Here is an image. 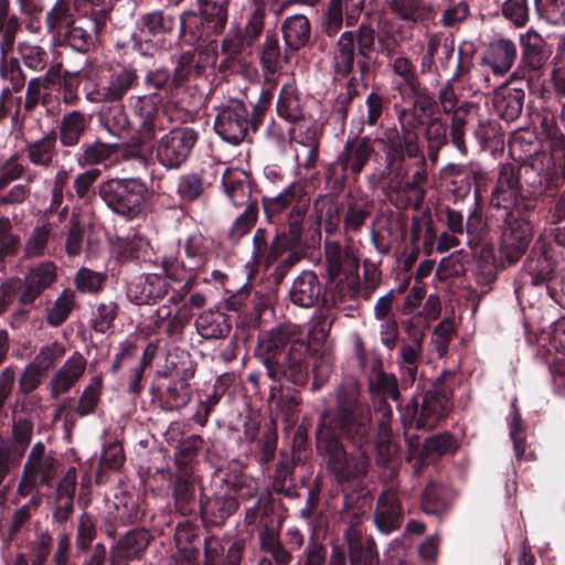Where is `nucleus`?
Instances as JSON below:
<instances>
[{"mask_svg": "<svg viewBox=\"0 0 565 565\" xmlns=\"http://www.w3.org/2000/svg\"><path fill=\"white\" fill-rule=\"evenodd\" d=\"M75 22V9L70 0H56L44 15L46 33L51 35L55 42H60L61 36Z\"/></svg>", "mask_w": 565, "mask_h": 565, "instance_id": "obj_32", "label": "nucleus"}, {"mask_svg": "<svg viewBox=\"0 0 565 565\" xmlns=\"http://www.w3.org/2000/svg\"><path fill=\"white\" fill-rule=\"evenodd\" d=\"M525 98L522 88L503 87L493 96V107L497 114L507 121H513L520 117Z\"/></svg>", "mask_w": 565, "mask_h": 565, "instance_id": "obj_40", "label": "nucleus"}, {"mask_svg": "<svg viewBox=\"0 0 565 565\" xmlns=\"http://www.w3.org/2000/svg\"><path fill=\"white\" fill-rule=\"evenodd\" d=\"M75 308V291L63 289L54 302L46 309V322L51 327L61 326Z\"/></svg>", "mask_w": 565, "mask_h": 565, "instance_id": "obj_53", "label": "nucleus"}, {"mask_svg": "<svg viewBox=\"0 0 565 565\" xmlns=\"http://www.w3.org/2000/svg\"><path fill=\"white\" fill-rule=\"evenodd\" d=\"M447 399L436 393L427 392L422 402L420 413L416 420L418 428L431 429L445 418Z\"/></svg>", "mask_w": 565, "mask_h": 565, "instance_id": "obj_48", "label": "nucleus"}, {"mask_svg": "<svg viewBox=\"0 0 565 565\" xmlns=\"http://www.w3.org/2000/svg\"><path fill=\"white\" fill-rule=\"evenodd\" d=\"M152 541L151 533L145 527H136L120 535L109 550L111 565H128L140 561Z\"/></svg>", "mask_w": 565, "mask_h": 565, "instance_id": "obj_14", "label": "nucleus"}, {"mask_svg": "<svg viewBox=\"0 0 565 565\" xmlns=\"http://www.w3.org/2000/svg\"><path fill=\"white\" fill-rule=\"evenodd\" d=\"M23 20L15 13L0 18V55H10L13 52L17 35L21 31Z\"/></svg>", "mask_w": 565, "mask_h": 565, "instance_id": "obj_59", "label": "nucleus"}, {"mask_svg": "<svg viewBox=\"0 0 565 565\" xmlns=\"http://www.w3.org/2000/svg\"><path fill=\"white\" fill-rule=\"evenodd\" d=\"M383 151L385 153V169L388 175H393L395 179L405 178L408 173V168L404 163L407 149L406 143L403 141V136H399L397 130L386 134Z\"/></svg>", "mask_w": 565, "mask_h": 565, "instance_id": "obj_37", "label": "nucleus"}, {"mask_svg": "<svg viewBox=\"0 0 565 565\" xmlns=\"http://www.w3.org/2000/svg\"><path fill=\"white\" fill-rule=\"evenodd\" d=\"M200 11L206 21V28L214 33L222 32L227 22V6L230 0H198Z\"/></svg>", "mask_w": 565, "mask_h": 565, "instance_id": "obj_52", "label": "nucleus"}, {"mask_svg": "<svg viewBox=\"0 0 565 565\" xmlns=\"http://www.w3.org/2000/svg\"><path fill=\"white\" fill-rule=\"evenodd\" d=\"M106 11L96 9L88 14L76 19V22L70 26L61 36L60 44H66L79 53H86L96 45L99 33L106 26Z\"/></svg>", "mask_w": 565, "mask_h": 565, "instance_id": "obj_11", "label": "nucleus"}, {"mask_svg": "<svg viewBox=\"0 0 565 565\" xmlns=\"http://www.w3.org/2000/svg\"><path fill=\"white\" fill-rule=\"evenodd\" d=\"M277 115L288 122H297L303 118V108L296 87L286 83L279 93L277 105Z\"/></svg>", "mask_w": 565, "mask_h": 565, "instance_id": "obj_50", "label": "nucleus"}, {"mask_svg": "<svg viewBox=\"0 0 565 565\" xmlns=\"http://www.w3.org/2000/svg\"><path fill=\"white\" fill-rule=\"evenodd\" d=\"M193 66L194 55L185 53L180 57L173 76L166 68H156L146 74L145 85L148 89H153L152 94H157L159 99L183 108L184 100L180 95L184 89L183 82L192 72Z\"/></svg>", "mask_w": 565, "mask_h": 565, "instance_id": "obj_6", "label": "nucleus"}, {"mask_svg": "<svg viewBox=\"0 0 565 565\" xmlns=\"http://www.w3.org/2000/svg\"><path fill=\"white\" fill-rule=\"evenodd\" d=\"M373 153L374 148L370 138L348 139L334 166L340 167L343 179L355 178L361 173Z\"/></svg>", "mask_w": 565, "mask_h": 565, "instance_id": "obj_18", "label": "nucleus"}, {"mask_svg": "<svg viewBox=\"0 0 565 565\" xmlns=\"http://www.w3.org/2000/svg\"><path fill=\"white\" fill-rule=\"evenodd\" d=\"M57 266L52 260H43L30 266L23 277V290L19 302L32 306L34 301L57 281Z\"/></svg>", "mask_w": 565, "mask_h": 565, "instance_id": "obj_17", "label": "nucleus"}, {"mask_svg": "<svg viewBox=\"0 0 565 565\" xmlns=\"http://www.w3.org/2000/svg\"><path fill=\"white\" fill-rule=\"evenodd\" d=\"M174 26V19L164 15L161 11H154L140 19L137 39L148 44L147 50L157 49L163 43V36Z\"/></svg>", "mask_w": 565, "mask_h": 565, "instance_id": "obj_25", "label": "nucleus"}, {"mask_svg": "<svg viewBox=\"0 0 565 565\" xmlns=\"http://www.w3.org/2000/svg\"><path fill=\"white\" fill-rule=\"evenodd\" d=\"M244 547L242 541H236L225 553V546L218 537L207 536L204 540V565H241Z\"/></svg>", "mask_w": 565, "mask_h": 565, "instance_id": "obj_31", "label": "nucleus"}, {"mask_svg": "<svg viewBox=\"0 0 565 565\" xmlns=\"http://www.w3.org/2000/svg\"><path fill=\"white\" fill-rule=\"evenodd\" d=\"M401 26L393 22H384L377 33V43L380 52L386 58H392L402 45Z\"/></svg>", "mask_w": 565, "mask_h": 565, "instance_id": "obj_63", "label": "nucleus"}, {"mask_svg": "<svg viewBox=\"0 0 565 565\" xmlns=\"http://www.w3.org/2000/svg\"><path fill=\"white\" fill-rule=\"evenodd\" d=\"M505 222L501 235L500 252L502 257L509 263H516L526 252L531 238L532 226L525 218L514 217L513 214Z\"/></svg>", "mask_w": 565, "mask_h": 565, "instance_id": "obj_15", "label": "nucleus"}, {"mask_svg": "<svg viewBox=\"0 0 565 565\" xmlns=\"http://www.w3.org/2000/svg\"><path fill=\"white\" fill-rule=\"evenodd\" d=\"M324 256L328 276L332 280L341 275L351 276L359 268V258L353 249L335 241L324 242Z\"/></svg>", "mask_w": 565, "mask_h": 565, "instance_id": "obj_20", "label": "nucleus"}, {"mask_svg": "<svg viewBox=\"0 0 565 565\" xmlns=\"http://www.w3.org/2000/svg\"><path fill=\"white\" fill-rule=\"evenodd\" d=\"M169 277L164 273L146 274L134 279L128 286V295L138 305L156 302L162 299L170 288Z\"/></svg>", "mask_w": 565, "mask_h": 565, "instance_id": "obj_23", "label": "nucleus"}, {"mask_svg": "<svg viewBox=\"0 0 565 565\" xmlns=\"http://www.w3.org/2000/svg\"><path fill=\"white\" fill-rule=\"evenodd\" d=\"M366 114H361L353 122L356 125V135L362 134L364 126L375 127L382 115L384 98L376 92H371L365 98Z\"/></svg>", "mask_w": 565, "mask_h": 565, "instance_id": "obj_62", "label": "nucleus"}, {"mask_svg": "<svg viewBox=\"0 0 565 565\" xmlns=\"http://www.w3.org/2000/svg\"><path fill=\"white\" fill-rule=\"evenodd\" d=\"M222 185L230 201L238 206L248 202L250 185L247 174L242 170L225 169L222 175Z\"/></svg>", "mask_w": 565, "mask_h": 565, "instance_id": "obj_47", "label": "nucleus"}, {"mask_svg": "<svg viewBox=\"0 0 565 565\" xmlns=\"http://www.w3.org/2000/svg\"><path fill=\"white\" fill-rule=\"evenodd\" d=\"M58 245V237L50 222H43L34 226L25 236L23 244V257L34 259L52 256Z\"/></svg>", "mask_w": 565, "mask_h": 565, "instance_id": "obj_22", "label": "nucleus"}, {"mask_svg": "<svg viewBox=\"0 0 565 565\" xmlns=\"http://www.w3.org/2000/svg\"><path fill=\"white\" fill-rule=\"evenodd\" d=\"M161 264L163 271L167 274L169 279L180 284V287L173 291L170 298L172 302H179L194 286L195 269L185 268L184 263L172 255L163 256Z\"/></svg>", "mask_w": 565, "mask_h": 565, "instance_id": "obj_34", "label": "nucleus"}, {"mask_svg": "<svg viewBox=\"0 0 565 565\" xmlns=\"http://www.w3.org/2000/svg\"><path fill=\"white\" fill-rule=\"evenodd\" d=\"M370 391L374 395H380L383 399L388 397L393 402H398L401 397L397 376L384 371H379L375 377L370 381Z\"/></svg>", "mask_w": 565, "mask_h": 565, "instance_id": "obj_64", "label": "nucleus"}, {"mask_svg": "<svg viewBox=\"0 0 565 565\" xmlns=\"http://www.w3.org/2000/svg\"><path fill=\"white\" fill-rule=\"evenodd\" d=\"M262 203L266 217L271 220L289 206L288 216L307 215L311 198L302 182L294 181L275 196H264Z\"/></svg>", "mask_w": 565, "mask_h": 565, "instance_id": "obj_13", "label": "nucleus"}, {"mask_svg": "<svg viewBox=\"0 0 565 565\" xmlns=\"http://www.w3.org/2000/svg\"><path fill=\"white\" fill-rule=\"evenodd\" d=\"M374 435L372 411L363 399L361 385L354 379L343 380L334 390V406L319 415L316 440L342 443V436L362 449Z\"/></svg>", "mask_w": 565, "mask_h": 565, "instance_id": "obj_1", "label": "nucleus"}, {"mask_svg": "<svg viewBox=\"0 0 565 565\" xmlns=\"http://www.w3.org/2000/svg\"><path fill=\"white\" fill-rule=\"evenodd\" d=\"M403 521L402 504L393 490L384 491L377 499L374 523L384 534L396 531Z\"/></svg>", "mask_w": 565, "mask_h": 565, "instance_id": "obj_24", "label": "nucleus"}, {"mask_svg": "<svg viewBox=\"0 0 565 565\" xmlns=\"http://www.w3.org/2000/svg\"><path fill=\"white\" fill-rule=\"evenodd\" d=\"M249 127V110L237 99H231L218 111L214 128L216 134L226 142L241 143L247 135Z\"/></svg>", "mask_w": 565, "mask_h": 565, "instance_id": "obj_12", "label": "nucleus"}, {"mask_svg": "<svg viewBox=\"0 0 565 565\" xmlns=\"http://www.w3.org/2000/svg\"><path fill=\"white\" fill-rule=\"evenodd\" d=\"M103 377L94 375L84 387L76 407V414L81 417L95 413L103 393Z\"/></svg>", "mask_w": 565, "mask_h": 565, "instance_id": "obj_55", "label": "nucleus"}, {"mask_svg": "<svg viewBox=\"0 0 565 565\" xmlns=\"http://www.w3.org/2000/svg\"><path fill=\"white\" fill-rule=\"evenodd\" d=\"M306 215L287 216V230L277 233L269 242L266 230L258 228L253 236L252 260L255 266L269 268L290 248H302Z\"/></svg>", "mask_w": 565, "mask_h": 565, "instance_id": "obj_4", "label": "nucleus"}, {"mask_svg": "<svg viewBox=\"0 0 565 565\" xmlns=\"http://www.w3.org/2000/svg\"><path fill=\"white\" fill-rule=\"evenodd\" d=\"M98 195L113 213L131 221L146 212L151 189L141 178H109L98 184Z\"/></svg>", "mask_w": 565, "mask_h": 565, "instance_id": "obj_3", "label": "nucleus"}, {"mask_svg": "<svg viewBox=\"0 0 565 565\" xmlns=\"http://www.w3.org/2000/svg\"><path fill=\"white\" fill-rule=\"evenodd\" d=\"M174 503L182 514H190L195 503V480L186 473L178 477L173 490Z\"/></svg>", "mask_w": 565, "mask_h": 565, "instance_id": "obj_54", "label": "nucleus"}, {"mask_svg": "<svg viewBox=\"0 0 565 565\" xmlns=\"http://www.w3.org/2000/svg\"><path fill=\"white\" fill-rule=\"evenodd\" d=\"M87 361L84 355L75 351L55 372L49 382L50 395L56 399L68 392L85 373Z\"/></svg>", "mask_w": 565, "mask_h": 565, "instance_id": "obj_21", "label": "nucleus"}, {"mask_svg": "<svg viewBox=\"0 0 565 565\" xmlns=\"http://www.w3.org/2000/svg\"><path fill=\"white\" fill-rule=\"evenodd\" d=\"M0 75L4 81H8L11 87L3 89L1 95H6L12 92H20L25 85V76L20 66V62L15 57H9V55H0Z\"/></svg>", "mask_w": 565, "mask_h": 565, "instance_id": "obj_61", "label": "nucleus"}, {"mask_svg": "<svg viewBox=\"0 0 565 565\" xmlns=\"http://www.w3.org/2000/svg\"><path fill=\"white\" fill-rule=\"evenodd\" d=\"M194 376L192 365L174 367L160 376V403L167 411H178L185 407L192 396L190 381Z\"/></svg>", "mask_w": 565, "mask_h": 565, "instance_id": "obj_10", "label": "nucleus"}, {"mask_svg": "<svg viewBox=\"0 0 565 565\" xmlns=\"http://www.w3.org/2000/svg\"><path fill=\"white\" fill-rule=\"evenodd\" d=\"M296 331V326H280L271 329L260 339L258 350L263 355L265 367L269 366V362H275L286 353L285 348L295 340L292 337Z\"/></svg>", "mask_w": 565, "mask_h": 565, "instance_id": "obj_30", "label": "nucleus"}, {"mask_svg": "<svg viewBox=\"0 0 565 565\" xmlns=\"http://www.w3.org/2000/svg\"><path fill=\"white\" fill-rule=\"evenodd\" d=\"M262 70L265 76L266 90H263L262 98L269 100L270 90L275 87L277 73L281 67V54L279 42L276 36L267 35L260 55Z\"/></svg>", "mask_w": 565, "mask_h": 565, "instance_id": "obj_33", "label": "nucleus"}, {"mask_svg": "<svg viewBox=\"0 0 565 565\" xmlns=\"http://www.w3.org/2000/svg\"><path fill=\"white\" fill-rule=\"evenodd\" d=\"M138 84L137 71L129 66L113 68L103 75L86 92L89 103H117L121 102L127 93Z\"/></svg>", "mask_w": 565, "mask_h": 565, "instance_id": "obj_9", "label": "nucleus"}, {"mask_svg": "<svg viewBox=\"0 0 565 565\" xmlns=\"http://www.w3.org/2000/svg\"><path fill=\"white\" fill-rule=\"evenodd\" d=\"M161 264L163 271L167 274L169 279L180 284V287L173 291L170 298L172 302H179L194 286L195 269L185 268L184 263L172 255L163 256Z\"/></svg>", "mask_w": 565, "mask_h": 565, "instance_id": "obj_35", "label": "nucleus"}, {"mask_svg": "<svg viewBox=\"0 0 565 565\" xmlns=\"http://www.w3.org/2000/svg\"><path fill=\"white\" fill-rule=\"evenodd\" d=\"M524 199H535L550 188L565 181V139H554L548 152H534L531 159L516 166Z\"/></svg>", "mask_w": 565, "mask_h": 565, "instance_id": "obj_2", "label": "nucleus"}, {"mask_svg": "<svg viewBox=\"0 0 565 565\" xmlns=\"http://www.w3.org/2000/svg\"><path fill=\"white\" fill-rule=\"evenodd\" d=\"M23 26L31 34H39L42 30V14L44 0H15Z\"/></svg>", "mask_w": 565, "mask_h": 565, "instance_id": "obj_57", "label": "nucleus"}, {"mask_svg": "<svg viewBox=\"0 0 565 565\" xmlns=\"http://www.w3.org/2000/svg\"><path fill=\"white\" fill-rule=\"evenodd\" d=\"M198 333L204 339H224L231 330L230 317L220 308L201 312L195 319Z\"/></svg>", "mask_w": 565, "mask_h": 565, "instance_id": "obj_36", "label": "nucleus"}, {"mask_svg": "<svg viewBox=\"0 0 565 565\" xmlns=\"http://www.w3.org/2000/svg\"><path fill=\"white\" fill-rule=\"evenodd\" d=\"M388 67L393 74L401 78L402 85L407 87L412 93H417L419 82L416 75L415 65L409 57L404 54L393 55L388 58Z\"/></svg>", "mask_w": 565, "mask_h": 565, "instance_id": "obj_58", "label": "nucleus"}, {"mask_svg": "<svg viewBox=\"0 0 565 565\" xmlns=\"http://www.w3.org/2000/svg\"><path fill=\"white\" fill-rule=\"evenodd\" d=\"M90 124V117L79 110L65 113L58 124L60 141L65 147L76 146Z\"/></svg>", "mask_w": 565, "mask_h": 565, "instance_id": "obj_39", "label": "nucleus"}, {"mask_svg": "<svg viewBox=\"0 0 565 565\" xmlns=\"http://www.w3.org/2000/svg\"><path fill=\"white\" fill-rule=\"evenodd\" d=\"M236 509L237 502L231 495H214L200 503V512L203 520L213 525H222Z\"/></svg>", "mask_w": 565, "mask_h": 565, "instance_id": "obj_46", "label": "nucleus"}, {"mask_svg": "<svg viewBox=\"0 0 565 565\" xmlns=\"http://www.w3.org/2000/svg\"><path fill=\"white\" fill-rule=\"evenodd\" d=\"M423 109H418L416 106L404 108L398 113V122L401 126V132L403 141L406 143L407 157L416 158L419 153L417 147V130L423 124Z\"/></svg>", "mask_w": 565, "mask_h": 565, "instance_id": "obj_44", "label": "nucleus"}, {"mask_svg": "<svg viewBox=\"0 0 565 565\" xmlns=\"http://www.w3.org/2000/svg\"><path fill=\"white\" fill-rule=\"evenodd\" d=\"M98 111L100 126L115 137H121L131 126L129 116L121 102L110 103Z\"/></svg>", "mask_w": 565, "mask_h": 565, "instance_id": "obj_49", "label": "nucleus"}, {"mask_svg": "<svg viewBox=\"0 0 565 565\" xmlns=\"http://www.w3.org/2000/svg\"><path fill=\"white\" fill-rule=\"evenodd\" d=\"M321 292L322 286L316 273L303 270L294 280L289 298L296 306L311 308L319 301Z\"/></svg>", "mask_w": 565, "mask_h": 565, "instance_id": "obj_29", "label": "nucleus"}, {"mask_svg": "<svg viewBox=\"0 0 565 565\" xmlns=\"http://www.w3.org/2000/svg\"><path fill=\"white\" fill-rule=\"evenodd\" d=\"M350 565H380L375 542L361 537L355 531L347 533Z\"/></svg>", "mask_w": 565, "mask_h": 565, "instance_id": "obj_45", "label": "nucleus"}, {"mask_svg": "<svg viewBox=\"0 0 565 565\" xmlns=\"http://www.w3.org/2000/svg\"><path fill=\"white\" fill-rule=\"evenodd\" d=\"M363 4L364 0H331L324 23L326 34L334 36L340 31L343 23V14H345L347 25H354L362 12Z\"/></svg>", "mask_w": 565, "mask_h": 565, "instance_id": "obj_26", "label": "nucleus"}, {"mask_svg": "<svg viewBox=\"0 0 565 565\" xmlns=\"http://www.w3.org/2000/svg\"><path fill=\"white\" fill-rule=\"evenodd\" d=\"M309 351L310 345L306 340H294L285 354L269 362L266 367L268 377L278 383L286 381L296 385L305 384L309 374Z\"/></svg>", "mask_w": 565, "mask_h": 565, "instance_id": "obj_7", "label": "nucleus"}, {"mask_svg": "<svg viewBox=\"0 0 565 565\" xmlns=\"http://www.w3.org/2000/svg\"><path fill=\"white\" fill-rule=\"evenodd\" d=\"M196 141L198 132L193 128H173L156 142V159L167 169H178L188 160Z\"/></svg>", "mask_w": 565, "mask_h": 565, "instance_id": "obj_8", "label": "nucleus"}, {"mask_svg": "<svg viewBox=\"0 0 565 565\" xmlns=\"http://www.w3.org/2000/svg\"><path fill=\"white\" fill-rule=\"evenodd\" d=\"M29 161L38 167L49 168L56 156V137L54 134L29 142L25 147Z\"/></svg>", "mask_w": 565, "mask_h": 565, "instance_id": "obj_51", "label": "nucleus"}, {"mask_svg": "<svg viewBox=\"0 0 565 565\" xmlns=\"http://www.w3.org/2000/svg\"><path fill=\"white\" fill-rule=\"evenodd\" d=\"M356 50L355 32H342L337 41L332 56V66L337 74L347 76L352 72Z\"/></svg>", "mask_w": 565, "mask_h": 565, "instance_id": "obj_42", "label": "nucleus"}, {"mask_svg": "<svg viewBox=\"0 0 565 565\" xmlns=\"http://www.w3.org/2000/svg\"><path fill=\"white\" fill-rule=\"evenodd\" d=\"M420 167L416 170L412 178L408 180H404V178L395 179L393 175H390L392 186L402 194L408 196V200L416 206L419 207L425 199L426 190L425 185L427 183V171H426V162L424 157L420 159Z\"/></svg>", "mask_w": 565, "mask_h": 565, "instance_id": "obj_41", "label": "nucleus"}, {"mask_svg": "<svg viewBox=\"0 0 565 565\" xmlns=\"http://www.w3.org/2000/svg\"><path fill=\"white\" fill-rule=\"evenodd\" d=\"M521 44V71L539 72L546 63L548 54L545 50V41L533 29L520 34Z\"/></svg>", "mask_w": 565, "mask_h": 565, "instance_id": "obj_27", "label": "nucleus"}, {"mask_svg": "<svg viewBox=\"0 0 565 565\" xmlns=\"http://www.w3.org/2000/svg\"><path fill=\"white\" fill-rule=\"evenodd\" d=\"M519 196L523 198V192L521 181L518 179L516 164H500L497 182L491 192V205L504 210V215H511Z\"/></svg>", "mask_w": 565, "mask_h": 565, "instance_id": "obj_16", "label": "nucleus"}, {"mask_svg": "<svg viewBox=\"0 0 565 565\" xmlns=\"http://www.w3.org/2000/svg\"><path fill=\"white\" fill-rule=\"evenodd\" d=\"M518 55L515 43L510 39H499L489 43L481 56V65L491 70L497 77L508 74Z\"/></svg>", "mask_w": 565, "mask_h": 565, "instance_id": "obj_19", "label": "nucleus"}, {"mask_svg": "<svg viewBox=\"0 0 565 565\" xmlns=\"http://www.w3.org/2000/svg\"><path fill=\"white\" fill-rule=\"evenodd\" d=\"M60 461L52 454L46 451L43 443L33 445L28 459L23 466L28 471L39 478L42 486H50L55 478Z\"/></svg>", "mask_w": 565, "mask_h": 565, "instance_id": "obj_28", "label": "nucleus"}, {"mask_svg": "<svg viewBox=\"0 0 565 565\" xmlns=\"http://www.w3.org/2000/svg\"><path fill=\"white\" fill-rule=\"evenodd\" d=\"M370 216L369 205L361 201H352L348 204L343 214V231L347 236H351L361 231Z\"/></svg>", "mask_w": 565, "mask_h": 565, "instance_id": "obj_60", "label": "nucleus"}, {"mask_svg": "<svg viewBox=\"0 0 565 565\" xmlns=\"http://www.w3.org/2000/svg\"><path fill=\"white\" fill-rule=\"evenodd\" d=\"M390 11L411 24H424L433 18V8L425 0H390Z\"/></svg>", "mask_w": 565, "mask_h": 565, "instance_id": "obj_38", "label": "nucleus"}, {"mask_svg": "<svg viewBox=\"0 0 565 565\" xmlns=\"http://www.w3.org/2000/svg\"><path fill=\"white\" fill-rule=\"evenodd\" d=\"M282 39L288 49L296 51L303 47L311 36V24L303 14H294L281 24Z\"/></svg>", "mask_w": 565, "mask_h": 565, "instance_id": "obj_43", "label": "nucleus"}, {"mask_svg": "<svg viewBox=\"0 0 565 565\" xmlns=\"http://www.w3.org/2000/svg\"><path fill=\"white\" fill-rule=\"evenodd\" d=\"M317 450L327 458V469L339 484L363 479L369 468L364 452L348 454L342 443L316 440Z\"/></svg>", "mask_w": 565, "mask_h": 565, "instance_id": "obj_5", "label": "nucleus"}, {"mask_svg": "<svg viewBox=\"0 0 565 565\" xmlns=\"http://www.w3.org/2000/svg\"><path fill=\"white\" fill-rule=\"evenodd\" d=\"M183 248L186 257L185 268L196 270L204 265L209 247L206 238L200 232L190 234L184 242Z\"/></svg>", "mask_w": 565, "mask_h": 565, "instance_id": "obj_56", "label": "nucleus"}]
</instances>
